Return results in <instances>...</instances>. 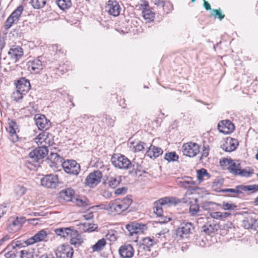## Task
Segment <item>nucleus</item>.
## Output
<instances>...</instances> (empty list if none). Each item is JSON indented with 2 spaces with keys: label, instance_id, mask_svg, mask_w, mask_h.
<instances>
[{
  "label": "nucleus",
  "instance_id": "obj_1",
  "mask_svg": "<svg viewBox=\"0 0 258 258\" xmlns=\"http://www.w3.org/2000/svg\"><path fill=\"white\" fill-rule=\"evenodd\" d=\"M112 164L118 169L128 170L130 174L137 175L139 165L134 160L131 162L126 157L120 154H114L111 159Z\"/></svg>",
  "mask_w": 258,
  "mask_h": 258
},
{
  "label": "nucleus",
  "instance_id": "obj_2",
  "mask_svg": "<svg viewBox=\"0 0 258 258\" xmlns=\"http://www.w3.org/2000/svg\"><path fill=\"white\" fill-rule=\"evenodd\" d=\"M132 202V196H127L122 199H117L111 201L108 204V207L111 211L120 214L129 208Z\"/></svg>",
  "mask_w": 258,
  "mask_h": 258
},
{
  "label": "nucleus",
  "instance_id": "obj_3",
  "mask_svg": "<svg viewBox=\"0 0 258 258\" xmlns=\"http://www.w3.org/2000/svg\"><path fill=\"white\" fill-rule=\"evenodd\" d=\"M180 200L178 199L172 197H165L161 199L156 202V206L153 208L154 212L159 217L162 216L163 215V210L162 206L164 205H176L179 203Z\"/></svg>",
  "mask_w": 258,
  "mask_h": 258
},
{
  "label": "nucleus",
  "instance_id": "obj_4",
  "mask_svg": "<svg viewBox=\"0 0 258 258\" xmlns=\"http://www.w3.org/2000/svg\"><path fill=\"white\" fill-rule=\"evenodd\" d=\"M258 190V184L252 185H239L236 186L235 188H225L219 190V191L226 193L231 192L236 195L242 194L244 192H250L254 193Z\"/></svg>",
  "mask_w": 258,
  "mask_h": 258
},
{
  "label": "nucleus",
  "instance_id": "obj_5",
  "mask_svg": "<svg viewBox=\"0 0 258 258\" xmlns=\"http://www.w3.org/2000/svg\"><path fill=\"white\" fill-rule=\"evenodd\" d=\"M25 222L24 217H11L7 222V230L11 233L17 232L21 229Z\"/></svg>",
  "mask_w": 258,
  "mask_h": 258
},
{
  "label": "nucleus",
  "instance_id": "obj_6",
  "mask_svg": "<svg viewBox=\"0 0 258 258\" xmlns=\"http://www.w3.org/2000/svg\"><path fill=\"white\" fill-rule=\"evenodd\" d=\"M195 184V182L192 180L190 177H185L182 178V179L178 182V185L179 187H182L185 189H188L185 194L184 197L183 198L180 202L183 203H187V200L186 199L188 196H190L192 194L191 191V189H194L193 186Z\"/></svg>",
  "mask_w": 258,
  "mask_h": 258
},
{
  "label": "nucleus",
  "instance_id": "obj_7",
  "mask_svg": "<svg viewBox=\"0 0 258 258\" xmlns=\"http://www.w3.org/2000/svg\"><path fill=\"white\" fill-rule=\"evenodd\" d=\"M182 152L183 154L189 157H194L200 152V146L196 143L188 142L182 145Z\"/></svg>",
  "mask_w": 258,
  "mask_h": 258
},
{
  "label": "nucleus",
  "instance_id": "obj_8",
  "mask_svg": "<svg viewBox=\"0 0 258 258\" xmlns=\"http://www.w3.org/2000/svg\"><path fill=\"white\" fill-rule=\"evenodd\" d=\"M194 230V226L191 222L185 221L181 222L176 230V234L181 238H187L192 233Z\"/></svg>",
  "mask_w": 258,
  "mask_h": 258
},
{
  "label": "nucleus",
  "instance_id": "obj_9",
  "mask_svg": "<svg viewBox=\"0 0 258 258\" xmlns=\"http://www.w3.org/2000/svg\"><path fill=\"white\" fill-rule=\"evenodd\" d=\"M61 166L64 171L70 174L78 175L80 171V166L75 160L64 161Z\"/></svg>",
  "mask_w": 258,
  "mask_h": 258
},
{
  "label": "nucleus",
  "instance_id": "obj_10",
  "mask_svg": "<svg viewBox=\"0 0 258 258\" xmlns=\"http://www.w3.org/2000/svg\"><path fill=\"white\" fill-rule=\"evenodd\" d=\"M102 178V173L99 170H95L90 173L86 178L85 183L88 186L93 187L97 185Z\"/></svg>",
  "mask_w": 258,
  "mask_h": 258
},
{
  "label": "nucleus",
  "instance_id": "obj_11",
  "mask_svg": "<svg viewBox=\"0 0 258 258\" xmlns=\"http://www.w3.org/2000/svg\"><path fill=\"white\" fill-rule=\"evenodd\" d=\"M74 250L69 245L62 244L58 246L55 251L57 258H72Z\"/></svg>",
  "mask_w": 258,
  "mask_h": 258
},
{
  "label": "nucleus",
  "instance_id": "obj_12",
  "mask_svg": "<svg viewBox=\"0 0 258 258\" xmlns=\"http://www.w3.org/2000/svg\"><path fill=\"white\" fill-rule=\"evenodd\" d=\"M58 183V178L56 175H46L41 179V185L47 188H55L57 186Z\"/></svg>",
  "mask_w": 258,
  "mask_h": 258
},
{
  "label": "nucleus",
  "instance_id": "obj_13",
  "mask_svg": "<svg viewBox=\"0 0 258 258\" xmlns=\"http://www.w3.org/2000/svg\"><path fill=\"white\" fill-rule=\"evenodd\" d=\"M7 258H33V252L26 249L17 251L14 249L5 254Z\"/></svg>",
  "mask_w": 258,
  "mask_h": 258
},
{
  "label": "nucleus",
  "instance_id": "obj_14",
  "mask_svg": "<svg viewBox=\"0 0 258 258\" xmlns=\"http://www.w3.org/2000/svg\"><path fill=\"white\" fill-rule=\"evenodd\" d=\"M105 10L113 16H118L120 12L121 8L119 3L115 0H109L106 4Z\"/></svg>",
  "mask_w": 258,
  "mask_h": 258
},
{
  "label": "nucleus",
  "instance_id": "obj_15",
  "mask_svg": "<svg viewBox=\"0 0 258 258\" xmlns=\"http://www.w3.org/2000/svg\"><path fill=\"white\" fill-rule=\"evenodd\" d=\"M36 143L41 145L42 146L47 147L52 145V135L47 132H43L40 134L35 139Z\"/></svg>",
  "mask_w": 258,
  "mask_h": 258
},
{
  "label": "nucleus",
  "instance_id": "obj_16",
  "mask_svg": "<svg viewBox=\"0 0 258 258\" xmlns=\"http://www.w3.org/2000/svg\"><path fill=\"white\" fill-rule=\"evenodd\" d=\"M42 57L29 60L27 64L28 70L31 73L37 74L43 69Z\"/></svg>",
  "mask_w": 258,
  "mask_h": 258
},
{
  "label": "nucleus",
  "instance_id": "obj_17",
  "mask_svg": "<svg viewBox=\"0 0 258 258\" xmlns=\"http://www.w3.org/2000/svg\"><path fill=\"white\" fill-rule=\"evenodd\" d=\"M48 233L46 229H42L37 232L33 236L28 238L26 241V243L27 245H31L35 243L46 241V237H47Z\"/></svg>",
  "mask_w": 258,
  "mask_h": 258
},
{
  "label": "nucleus",
  "instance_id": "obj_18",
  "mask_svg": "<svg viewBox=\"0 0 258 258\" xmlns=\"http://www.w3.org/2000/svg\"><path fill=\"white\" fill-rule=\"evenodd\" d=\"M217 127L219 132L224 134H229L232 133L235 128L233 123L229 120L220 121Z\"/></svg>",
  "mask_w": 258,
  "mask_h": 258
},
{
  "label": "nucleus",
  "instance_id": "obj_19",
  "mask_svg": "<svg viewBox=\"0 0 258 258\" xmlns=\"http://www.w3.org/2000/svg\"><path fill=\"white\" fill-rule=\"evenodd\" d=\"M6 130L9 134V139L13 143L17 142L19 137L17 134V132L19 131L18 130L17 123L14 120H11L9 122V125L6 128Z\"/></svg>",
  "mask_w": 258,
  "mask_h": 258
},
{
  "label": "nucleus",
  "instance_id": "obj_20",
  "mask_svg": "<svg viewBox=\"0 0 258 258\" xmlns=\"http://www.w3.org/2000/svg\"><path fill=\"white\" fill-rule=\"evenodd\" d=\"M48 150L47 147L41 146L34 149L29 153L30 158L38 161L39 160L44 158L47 155Z\"/></svg>",
  "mask_w": 258,
  "mask_h": 258
},
{
  "label": "nucleus",
  "instance_id": "obj_21",
  "mask_svg": "<svg viewBox=\"0 0 258 258\" xmlns=\"http://www.w3.org/2000/svg\"><path fill=\"white\" fill-rule=\"evenodd\" d=\"M35 123L40 130H47L50 126V122L44 115H36L35 116Z\"/></svg>",
  "mask_w": 258,
  "mask_h": 258
},
{
  "label": "nucleus",
  "instance_id": "obj_22",
  "mask_svg": "<svg viewBox=\"0 0 258 258\" xmlns=\"http://www.w3.org/2000/svg\"><path fill=\"white\" fill-rule=\"evenodd\" d=\"M126 228L130 232L131 234L133 235L134 233L143 232L147 229V227L144 224L133 222L126 225Z\"/></svg>",
  "mask_w": 258,
  "mask_h": 258
},
{
  "label": "nucleus",
  "instance_id": "obj_23",
  "mask_svg": "<svg viewBox=\"0 0 258 258\" xmlns=\"http://www.w3.org/2000/svg\"><path fill=\"white\" fill-rule=\"evenodd\" d=\"M119 253L122 258H131L134 253V250L131 244L121 245L119 249Z\"/></svg>",
  "mask_w": 258,
  "mask_h": 258
},
{
  "label": "nucleus",
  "instance_id": "obj_24",
  "mask_svg": "<svg viewBox=\"0 0 258 258\" xmlns=\"http://www.w3.org/2000/svg\"><path fill=\"white\" fill-rule=\"evenodd\" d=\"M55 234L64 238H69L70 235H76L77 230L71 228H59L54 229Z\"/></svg>",
  "mask_w": 258,
  "mask_h": 258
},
{
  "label": "nucleus",
  "instance_id": "obj_25",
  "mask_svg": "<svg viewBox=\"0 0 258 258\" xmlns=\"http://www.w3.org/2000/svg\"><path fill=\"white\" fill-rule=\"evenodd\" d=\"M8 54L16 61L23 56V49L19 45H13L8 51Z\"/></svg>",
  "mask_w": 258,
  "mask_h": 258
},
{
  "label": "nucleus",
  "instance_id": "obj_26",
  "mask_svg": "<svg viewBox=\"0 0 258 258\" xmlns=\"http://www.w3.org/2000/svg\"><path fill=\"white\" fill-rule=\"evenodd\" d=\"M148 149L146 155L150 158H156L163 153V150L161 148L155 146L150 145V147H148Z\"/></svg>",
  "mask_w": 258,
  "mask_h": 258
},
{
  "label": "nucleus",
  "instance_id": "obj_27",
  "mask_svg": "<svg viewBox=\"0 0 258 258\" xmlns=\"http://www.w3.org/2000/svg\"><path fill=\"white\" fill-rule=\"evenodd\" d=\"M16 88L26 93L30 89V83L28 80L22 78L18 81Z\"/></svg>",
  "mask_w": 258,
  "mask_h": 258
},
{
  "label": "nucleus",
  "instance_id": "obj_28",
  "mask_svg": "<svg viewBox=\"0 0 258 258\" xmlns=\"http://www.w3.org/2000/svg\"><path fill=\"white\" fill-rule=\"evenodd\" d=\"M75 191L71 188L63 189L59 192L60 197L66 202H72L74 200Z\"/></svg>",
  "mask_w": 258,
  "mask_h": 258
},
{
  "label": "nucleus",
  "instance_id": "obj_29",
  "mask_svg": "<svg viewBox=\"0 0 258 258\" xmlns=\"http://www.w3.org/2000/svg\"><path fill=\"white\" fill-rule=\"evenodd\" d=\"M143 243L139 246V251L143 250L150 251V247L153 246L155 242L150 237H146L143 239Z\"/></svg>",
  "mask_w": 258,
  "mask_h": 258
},
{
  "label": "nucleus",
  "instance_id": "obj_30",
  "mask_svg": "<svg viewBox=\"0 0 258 258\" xmlns=\"http://www.w3.org/2000/svg\"><path fill=\"white\" fill-rule=\"evenodd\" d=\"M49 159L51 161L50 166L53 168V170L57 168L58 164H61L63 163L62 162V158L57 153H51Z\"/></svg>",
  "mask_w": 258,
  "mask_h": 258
},
{
  "label": "nucleus",
  "instance_id": "obj_31",
  "mask_svg": "<svg viewBox=\"0 0 258 258\" xmlns=\"http://www.w3.org/2000/svg\"><path fill=\"white\" fill-rule=\"evenodd\" d=\"M73 203L79 207L87 208L89 205V200L84 196H78L74 198Z\"/></svg>",
  "mask_w": 258,
  "mask_h": 258
},
{
  "label": "nucleus",
  "instance_id": "obj_32",
  "mask_svg": "<svg viewBox=\"0 0 258 258\" xmlns=\"http://www.w3.org/2000/svg\"><path fill=\"white\" fill-rule=\"evenodd\" d=\"M142 15L147 22L153 21L155 18L154 12L149 8H144L142 11Z\"/></svg>",
  "mask_w": 258,
  "mask_h": 258
},
{
  "label": "nucleus",
  "instance_id": "obj_33",
  "mask_svg": "<svg viewBox=\"0 0 258 258\" xmlns=\"http://www.w3.org/2000/svg\"><path fill=\"white\" fill-rule=\"evenodd\" d=\"M55 3L59 8L63 11L69 9L72 5L71 0H55Z\"/></svg>",
  "mask_w": 258,
  "mask_h": 258
},
{
  "label": "nucleus",
  "instance_id": "obj_34",
  "mask_svg": "<svg viewBox=\"0 0 258 258\" xmlns=\"http://www.w3.org/2000/svg\"><path fill=\"white\" fill-rule=\"evenodd\" d=\"M76 234V235L75 234L74 235L71 234L69 237L71 244L74 245L75 246L80 245L83 242L81 236L79 235L77 230Z\"/></svg>",
  "mask_w": 258,
  "mask_h": 258
},
{
  "label": "nucleus",
  "instance_id": "obj_35",
  "mask_svg": "<svg viewBox=\"0 0 258 258\" xmlns=\"http://www.w3.org/2000/svg\"><path fill=\"white\" fill-rule=\"evenodd\" d=\"M106 244V240L104 238L99 239L94 245L92 246L93 251H99L102 250Z\"/></svg>",
  "mask_w": 258,
  "mask_h": 258
},
{
  "label": "nucleus",
  "instance_id": "obj_36",
  "mask_svg": "<svg viewBox=\"0 0 258 258\" xmlns=\"http://www.w3.org/2000/svg\"><path fill=\"white\" fill-rule=\"evenodd\" d=\"M80 229L84 232H91L94 231L97 228V226L92 223L85 222L80 225Z\"/></svg>",
  "mask_w": 258,
  "mask_h": 258
},
{
  "label": "nucleus",
  "instance_id": "obj_37",
  "mask_svg": "<svg viewBox=\"0 0 258 258\" xmlns=\"http://www.w3.org/2000/svg\"><path fill=\"white\" fill-rule=\"evenodd\" d=\"M121 181V177L120 176L110 177L108 179V184L110 187L114 188L119 184Z\"/></svg>",
  "mask_w": 258,
  "mask_h": 258
},
{
  "label": "nucleus",
  "instance_id": "obj_38",
  "mask_svg": "<svg viewBox=\"0 0 258 258\" xmlns=\"http://www.w3.org/2000/svg\"><path fill=\"white\" fill-rule=\"evenodd\" d=\"M145 148H148V146L143 142L137 141L133 143V150H134L135 152L142 151Z\"/></svg>",
  "mask_w": 258,
  "mask_h": 258
},
{
  "label": "nucleus",
  "instance_id": "obj_39",
  "mask_svg": "<svg viewBox=\"0 0 258 258\" xmlns=\"http://www.w3.org/2000/svg\"><path fill=\"white\" fill-rule=\"evenodd\" d=\"M253 221V217L248 216L245 217L242 221V226L245 229H252Z\"/></svg>",
  "mask_w": 258,
  "mask_h": 258
},
{
  "label": "nucleus",
  "instance_id": "obj_40",
  "mask_svg": "<svg viewBox=\"0 0 258 258\" xmlns=\"http://www.w3.org/2000/svg\"><path fill=\"white\" fill-rule=\"evenodd\" d=\"M197 178L200 181H202L204 179L205 177H207V178H209L210 175L208 173L206 169L202 168L200 170H197Z\"/></svg>",
  "mask_w": 258,
  "mask_h": 258
},
{
  "label": "nucleus",
  "instance_id": "obj_41",
  "mask_svg": "<svg viewBox=\"0 0 258 258\" xmlns=\"http://www.w3.org/2000/svg\"><path fill=\"white\" fill-rule=\"evenodd\" d=\"M23 11V7L22 6H19L11 15L15 21H19L20 17Z\"/></svg>",
  "mask_w": 258,
  "mask_h": 258
},
{
  "label": "nucleus",
  "instance_id": "obj_42",
  "mask_svg": "<svg viewBox=\"0 0 258 258\" xmlns=\"http://www.w3.org/2000/svg\"><path fill=\"white\" fill-rule=\"evenodd\" d=\"M230 215L228 212H216L211 214V216L216 219L223 220Z\"/></svg>",
  "mask_w": 258,
  "mask_h": 258
},
{
  "label": "nucleus",
  "instance_id": "obj_43",
  "mask_svg": "<svg viewBox=\"0 0 258 258\" xmlns=\"http://www.w3.org/2000/svg\"><path fill=\"white\" fill-rule=\"evenodd\" d=\"M228 169L230 172L235 175H237L238 174V172L240 169V164H237L232 161V163L230 164V166Z\"/></svg>",
  "mask_w": 258,
  "mask_h": 258
},
{
  "label": "nucleus",
  "instance_id": "obj_44",
  "mask_svg": "<svg viewBox=\"0 0 258 258\" xmlns=\"http://www.w3.org/2000/svg\"><path fill=\"white\" fill-rule=\"evenodd\" d=\"M31 4L34 9H40L46 4V0H31Z\"/></svg>",
  "mask_w": 258,
  "mask_h": 258
},
{
  "label": "nucleus",
  "instance_id": "obj_45",
  "mask_svg": "<svg viewBox=\"0 0 258 258\" xmlns=\"http://www.w3.org/2000/svg\"><path fill=\"white\" fill-rule=\"evenodd\" d=\"M164 159L168 162H174L178 160V156L174 152H169L165 154Z\"/></svg>",
  "mask_w": 258,
  "mask_h": 258
},
{
  "label": "nucleus",
  "instance_id": "obj_46",
  "mask_svg": "<svg viewBox=\"0 0 258 258\" xmlns=\"http://www.w3.org/2000/svg\"><path fill=\"white\" fill-rule=\"evenodd\" d=\"M225 144L230 145L231 147L228 149L229 151H234L238 144L237 140L231 138H228Z\"/></svg>",
  "mask_w": 258,
  "mask_h": 258
},
{
  "label": "nucleus",
  "instance_id": "obj_47",
  "mask_svg": "<svg viewBox=\"0 0 258 258\" xmlns=\"http://www.w3.org/2000/svg\"><path fill=\"white\" fill-rule=\"evenodd\" d=\"M25 94V93L20 91V90L17 89L16 91L13 93L12 98L16 101H19L23 98V95Z\"/></svg>",
  "mask_w": 258,
  "mask_h": 258
},
{
  "label": "nucleus",
  "instance_id": "obj_48",
  "mask_svg": "<svg viewBox=\"0 0 258 258\" xmlns=\"http://www.w3.org/2000/svg\"><path fill=\"white\" fill-rule=\"evenodd\" d=\"M254 170L253 169H249L247 170L246 169H240L239 170V171L238 172L239 175H240L243 177H248L251 176V175L253 174Z\"/></svg>",
  "mask_w": 258,
  "mask_h": 258
},
{
  "label": "nucleus",
  "instance_id": "obj_49",
  "mask_svg": "<svg viewBox=\"0 0 258 258\" xmlns=\"http://www.w3.org/2000/svg\"><path fill=\"white\" fill-rule=\"evenodd\" d=\"M222 206V208L224 210H234L237 209V206L230 203L223 202Z\"/></svg>",
  "mask_w": 258,
  "mask_h": 258
},
{
  "label": "nucleus",
  "instance_id": "obj_50",
  "mask_svg": "<svg viewBox=\"0 0 258 258\" xmlns=\"http://www.w3.org/2000/svg\"><path fill=\"white\" fill-rule=\"evenodd\" d=\"M212 15L214 16L215 18H217L220 21L225 17V15L222 13L220 9H213L212 10Z\"/></svg>",
  "mask_w": 258,
  "mask_h": 258
},
{
  "label": "nucleus",
  "instance_id": "obj_51",
  "mask_svg": "<svg viewBox=\"0 0 258 258\" xmlns=\"http://www.w3.org/2000/svg\"><path fill=\"white\" fill-rule=\"evenodd\" d=\"M103 122L108 126H113L115 121V117H112L108 115H104L103 119Z\"/></svg>",
  "mask_w": 258,
  "mask_h": 258
},
{
  "label": "nucleus",
  "instance_id": "obj_52",
  "mask_svg": "<svg viewBox=\"0 0 258 258\" xmlns=\"http://www.w3.org/2000/svg\"><path fill=\"white\" fill-rule=\"evenodd\" d=\"M17 22L12 17L10 16L5 22V28L8 30L11 27L13 24L17 23Z\"/></svg>",
  "mask_w": 258,
  "mask_h": 258
},
{
  "label": "nucleus",
  "instance_id": "obj_53",
  "mask_svg": "<svg viewBox=\"0 0 258 258\" xmlns=\"http://www.w3.org/2000/svg\"><path fill=\"white\" fill-rule=\"evenodd\" d=\"M15 191L19 196H22L26 193V188L23 186L18 185L15 187Z\"/></svg>",
  "mask_w": 258,
  "mask_h": 258
},
{
  "label": "nucleus",
  "instance_id": "obj_54",
  "mask_svg": "<svg viewBox=\"0 0 258 258\" xmlns=\"http://www.w3.org/2000/svg\"><path fill=\"white\" fill-rule=\"evenodd\" d=\"M161 8L163 9L164 12L168 13L172 9L173 5L170 2L166 1Z\"/></svg>",
  "mask_w": 258,
  "mask_h": 258
},
{
  "label": "nucleus",
  "instance_id": "obj_55",
  "mask_svg": "<svg viewBox=\"0 0 258 258\" xmlns=\"http://www.w3.org/2000/svg\"><path fill=\"white\" fill-rule=\"evenodd\" d=\"M214 230V227L210 224L204 225L203 227V231H204L206 234H210L211 233L213 232Z\"/></svg>",
  "mask_w": 258,
  "mask_h": 258
},
{
  "label": "nucleus",
  "instance_id": "obj_56",
  "mask_svg": "<svg viewBox=\"0 0 258 258\" xmlns=\"http://www.w3.org/2000/svg\"><path fill=\"white\" fill-rule=\"evenodd\" d=\"M215 203L212 202H205L202 203L201 207L204 210H209L212 208L213 205Z\"/></svg>",
  "mask_w": 258,
  "mask_h": 258
},
{
  "label": "nucleus",
  "instance_id": "obj_57",
  "mask_svg": "<svg viewBox=\"0 0 258 258\" xmlns=\"http://www.w3.org/2000/svg\"><path fill=\"white\" fill-rule=\"evenodd\" d=\"M199 206L196 204L191 205L189 208V212L191 215L196 214L199 211Z\"/></svg>",
  "mask_w": 258,
  "mask_h": 258
},
{
  "label": "nucleus",
  "instance_id": "obj_58",
  "mask_svg": "<svg viewBox=\"0 0 258 258\" xmlns=\"http://www.w3.org/2000/svg\"><path fill=\"white\" fill-rule=\"evenodd\" d=\"M106 237L107 239L110 241H114L116 239V237L113 231L109 232L108 234H106Z\"/></svg>",
  "mask_w": 258,
  "mask_h": 258
},
{
  "label": "nucleus",
  "instance_id": "obj_59",
  "mask_svg": "<svg viewBox=\"0 0 258 258\" xmlns=\"http://www.w3.org/2000/svg\"><path fill=\"white\" fill-rule=\"evenodd\" d=\"M209 148L208 146H204L202 152L201 158H204L207 157L209 155Z\"/></svg>",
  "mask_w": 258,
  "mask_h": 258
},
{
  "label": "nucleus",
  "instance_id": "obj_60",
  "mask_svg": "<svg viewBox=\"0 0 258 258\" xmlns=\"http://www.w3.org/2000/svg\"><path fill=\"white\" fill-rule=\"evenodd\" d=\"M127 189V188L125 187L118 188L115 190V194L117 195L124 194L126 192Z\"/></svg>",
  "mask_w": 258,
  "mask_h": 258
},
{
  "label": "nucleus",
  "instance_id": "obj_61",
  "mask_svg": "<svg viewBox=\"0 0 258 258\" xmlns=\"http://www.w3.org/2000/svg\"><path fill=\"white\" fill-rule=\"evenodd\" d=\"M224 179L222 178H218L215 180L213 184V187L217 186L218 185H222L224 183Z\"/></svg>",
  "mask_w": 258,
  "mask_h": 258
},
{
  "label": "nucleus",
  "instance_id": "obj_62",
  "mask_svg": "<svg viewBox=\"0 0 258 258\" xmlns=\"http://www.w3.org/2000/svg\"><path fill=\"white\" fill-rule=\"evenodd\" d=\"M91 119L92 121L94 120V116L92 115H88L84 114L80 117V121L81 122L86 121L87 119Z\"/></svg>",
  "mask_w": 258,
  "mask_h": 258
},
{
  "label": "nucleus",
  "instance_id": "obj_63",
  "mask_svg": "<svg viewBox=\"0 0 258 258\" xmlns=\"http://www.w3.org/2000/svg\"><path fill=\"white\" fill-rule=\"evenodd\" d=\"M8 211L7 206L1 205L0 206V218L5 215Z\"/></svg>",
  "mask_w": 258,
  "mask_h": 258
},
{
  "label": "nucleus",
  "instance_id": "obj_64",
  "mask_svg": "<svg viewBox=\"0 0 258 258\" xmlns=\"http://www.w3.org/2000/svg\"><path fill=\"white\" fill-rule=\"evenodd\" d=\"M253 221L252 229L258 230V218L253 217Z\"/></svg>",
  "mask_w": 258,
  "mask_h": 258
}]
</instances>
